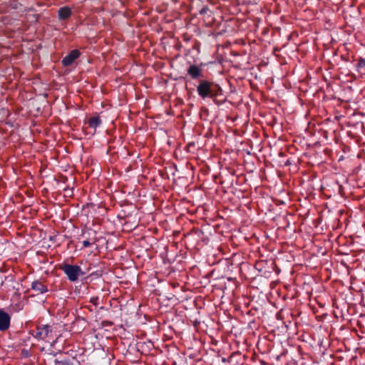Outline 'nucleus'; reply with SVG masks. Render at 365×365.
I'll return each instance as SVG.
<instances>
[{"mask_svg":"<svg viewBox=\"0 0 365 365\" xmlns=\"http://www.w3.org/2000/svg\"><path fill=\"white\" fill-rule=\"evenodd\" d=\"M90 302L94 304V305H98V297H91V299H90Z\"/></svg>","mask_w":365,"mask_h":365,"instance_id":"11","label":"nucleus"},{"mask_svg":"<svg viewBox=\"0 0 365 365\" xmlns=\"http://www.w3.org/2000/svg\"><path fill=\"white\" fill-rule=\"evenodd\" d=\"M60 269L64 272L69 281L76 282L78 278L85 274L81 267L76 264L63 263L60 266Z\"/></svg>","mask_w":365,"mask_h":365,"instance_id":"2","label":"nucleus"},{"mask_svg":"<svg viewBox=\"0 0 365 365\" xmlns=\"http://www.w3.org/2000/svg\"><path fill=\"white\" fill-rule=\"evenodd\" d=\"M11 324V317L6 312L0 309V331L7 330Z\"/></svg>","mask_w":365,"mask_h":365,"instance_id":"4","label":"nucleus"},{"mask_svg":"<svg viewBox=\"0 0 365 365\" xmlns=\"http://www.w3.org/2000/svg\"><path fill=\"white\" fill-rule=\"evenodd\" d=\"M51 330V326L41 324L36 326V328L30 332L34 338L38 340H44L48 336Z\"/></svg>","mask_w":365,"mask_h":365,"instance_id":"3","label":"nucleus"},{"mask_svg":"<svg viewBox=\"0 0 365 365\" xmlns=\"http://www.w3.org/2000/svg\"><path fill=\"white\" fill-rule=\"evenodd\" d=\"M187 73L195 79L202 75V70L196 65H191L187 69Z\"/></svg>","mask_w":365,"mask_h":365,"instance_id":"7","label":"nucleus"},{"mask_svg":"<svg viewBox=\"0 0 365 365\" xmlns=\"http://www.w3.org/2000/svg\"><path fill=\"white\" fill-rule=\"evenodd\" d=\"M54 365H73L72 361L69 358L61 359H56Z\"/></svg>","mask_w":365,"mask_h":365,"instance_id":"10","label":"nucleus"},{"mask_svg":"<svg viewBox=\"0 0 365 365\" xmlns=\"http://www.w3.org/2000/svg\"><path fill=\"white\" fill-rule=\"evenodd\" d=\"M88 123L89 127L95 130L101 125V120L99 117H92L88 120Z\"/></svg>","mask_w":365,"mask_h":365,"instance_id":"9","label":"nucleus"},{"mask_svg":"<svg viewBox=\"0 0 365 365\" xmlns=\"http://www.w3.org/2000/svg\"><path fill=\"white\" fill-rule=\"evenodd\" d=\"M31 289L39 294H44L48 292L47 287L40 281H34L31 286Z\"/></svg>","mask_w":365,"mask_h":365,"instance_id":"6","label":"nucleus"},{"mask_svg":"<svg viewBox=\"0 0 365 365\" xmlns=\"http://www.w3.org/2000/svg\"><path fill=\"white\" fill-rule=\"evenodd\" d=\"M198 95L202 98H215L222 95V91L220 86L214 82L206 80H201L197 87Z\"/></svg>","mask_w":365,"mask_h":365,"instance_id":"1","label":"nucleus"},{"mask_svg":"<svg viewBox=\"0 0 365 365\" xmlns=\"http://www.w3.org/2000/svg\"><path fill=\"white\" fill-rule=\"evenodd\" d=\"M58 14L59 19H67L71 15V10L68 6H63L59 9Z\"/></svg>","mask_w":365,"mask_h":365,"instance_id":"8","label":"nucleus"},{"mask_svg":"<svg viewBox=\"0 0 365 365\" xmlns=\"http://www.w3.org/2000/svg\"><path fill=\"white\" fill-rule=\"evenodd\" d=\"M83 245L84 247H88L91 245V243L89 240H86L83 241Z\"/></svg>","mask_w":365,"mask_h":365,"instance_id":"12","label":"nucleus"},{"mask_svg":"<svg viewBox=\"0 0 365 365\" xmlns=\"http://www.w3.org/2000/svg\"><path fill=\"white\" fill-rule=\"evenodd\" d=\"M81 53L77 49L72 50L67 56L62 59V64L64 66H71L79 56Z\"/></svg>","mask_w":365,"mask_h":365,"instance_id":"5","label":"nucleus"}]
</instances>
